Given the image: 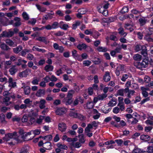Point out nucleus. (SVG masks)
Returning a JSON list of instances; mask_svg holds the SVG:
<instances>
[{
	"label": "nucleus",
	"mask_w": 153,
	"mask_h": 153,
	"mask_svg": "<svg viewBox=\"0 0 153 153\" xmlns=\"http://www.w3.org/2000/svg\"><path fill=\"white\" fill-rule=\"evenodd\" d=\"M80 22L79 21H76L72 25V29L73 30H76L77 28V26L80 25Z\"/></svg>",
	"instance_id": "obj_19"
},
{
	"label": "nucleus",
	"mask_w": 153,
	"mask_h": 153,
	"mask_svg": "<svg viewBox=\"0 0 153 153\" xmlns=\"http://www.w3.org/2000/svg\"><path fill=\"white\" fill-rule=\"evenodd\" d=\"M59 130L62 132H64L67 129V126L64 123H59L58 125Z\"/></svg>",
	"instance_id": "obj_5"
},
{
	"label": "nucleus",
	"mask_w": 153,
	"mask_h": 153,
	"mask_svg": "<svg viewBox=\"0 0 153 153\" xmlns=\"http://www.w3.org/2000/svg\"><path fill=\"white\" fill-rule=\"evenodd\" d=\"M97 50L99 52H105L107 51V49L105 47H98L97 48Z\"/></svg>",
	"instance_id": "obj_31"
},
{
	"label": "nucleus",
	"mask_w": 153,
	"mask_h": 153,
	"mask_svg": "<svg viewBox=\"0 0 153 153\" xmlns=\"http://www.w3.org/2000/svg\"><path fill=\"white\" fill-rule=\"evenodd\" d=\"M87 47V45L84 43L79 44L77 46V48L80 50H81L82 49H86Z\"/></svg>",
	"instance_id": "obj_22"
},
{
	"label": "nucleus",
	"mask_w": 153,
	"mask_h": 153,
	"mask_svg": "<svg viewBox=\"0 0 153 153\" xmlns=\"http://www.w3.org/2000/svg\"><path fill=\"white\" fill-rule=\"evenodd\" d=\"M128 11V8L126 7H123L121 10V12L122 13H124L127 12Z\"/></svg>",
	"instance_id": "obj_58"
},
{
	"label": "nucleus",
	"mask_w": 153,
	"mask_h": 153,
	"mask_svg": "<svg viewBox=\"0 0 153 153\" xmlns=\"http://www.w3.org/2000/svg\"><path fill=\"white\" fill-rule=\"evenodd\" d=\"M10 109V108H9L8 107L3 106L1 108V111L4 113Z\"/></svg>",
	"instance_id": "obj_52"
},
{
	"label": "nucleus",
	"mask_w": 153,
	"mask_h": 153,
	"mask_svg": "<svg viewBox=\"0 0 153 153\" xmlns=\"http://www.w3.org/2000/svg\"><path fill=\"white\" fill-rule=\"evenodd\" d=\"M43 138L44 140H47L48 141H49L51 140L52 138V136L51 135H49L45 136L43 137Z\"/></svg>",
	"instance_id": "obj_49"
},
{
	"label": "nucleus",
	"mask_w": 153,
	"mask_h": 153,
	"mask_svg": "<svg viewBox=\"0 0 153 153\" xmlns=\"http://www.w3.org/2000/svg\"><path fill=\"white\" fill-rule=\"evenodd\" d=\"M74 93V91L73 90H71L68 91V93L67 96L72 98L73 95Z\"/></svg>",
	"instance_id": "obj_48"
},
{
	"label": "nucleus",
	"mask_w": 153,
	"mask_h": 153,
	"mask_svg": "<svg viewBox=\"0 0 153 153\" xmlns=\"http://www.w3.org/2000/svg\"><path fill=\"white\" fill-rule=\"evenodd\" d=\"M23 86L22 88H24V92L25 94L28 95L29 94L30 91V88L29 86H27L25 87V84L22 83Z\"/></svg>",
	"instance_id": "obj_11"
},
{
	"label": "nucleus",
	"mask_w": 153,
	"mask_h": 153,
	"mask_svg": "<svg viewBox=\"0 0 153 153\" xmlns=\"http://www.w3.org/2000/svg\"><path fill=\"white\" fill-rule=\"evenodd\" d=\"M132 153H143V152L140 149L137 148L134 149L132 151Z\"/></svg>",
	"instance_id": "obj_44"
},
{
	"label": "nucleus",
	"mask_w": 153,
	"mask_h": 153,
	"mask_svg": "<svg viewBox=\"0 0 153 153\" xmlns=\"http://www.w3.org/2000/svg\"><path fill=\"white\" fill-rule=\"evenodd\" d=\"M117 104V100L112 98L111 100L109 101L108 105L109 106L113 107L116 105Z\"/></svg>",
	"instance_id": "obj_14"
},
{
	"label": "nucleus",
	"mask_w": 153,
	"mask_h": 153,
	"mask_svg": "<svg viewBox=\"0 0 153 153\" xmlns=\"http://www.w3.org/2000/svg\"><path fill=\"white\" fill-rule=\"evenodd\" d=\"M32 50L34 51H38L42 53H44L46 51L45 50L43 49L39 48L37 45L33 47Z\"/></svg>",
	"instance_id": "obj_10"
},
{
	"label": "nucleus",
	"mask_w": 153,
	"mask_h": 153,
	"mask_svg": "<svg viewBox=\"0 0 153 153\" xmlns=\"http://www.w3.org/2000/svg\"><path fill=\"white\" fill-rule=\"evenodd\" d=\"M67 109L65 107L58 108L55 111V112L57 115H62L66 113Z\"/></svg>",
	"instance_id": "obj_4"
},
{
	"label": "nucleus",
	"mask_w": 153,
	"mask_h": 153,
	"mask_svg": "<svg viewBox=\"0 0 153 153\" xmlns=\"http://www.w3.org/2000/svg\"><path fill=\"white\" fill-rule=\"evenodd\" d=\"M17 71V69L15 68V66H13L9 70V71L11 75L14 74Z\"/></svg>",
	"instance_id": "obj_24"
},
{
	"label": "nucleus",
	"mask_w": 153,
	"mask_h": 153,
	"mask_svg": "<svg viewBox=\"0 0 153 153\" xmlns=\"http://www.w3.org/2000/svg\"><path fill=\"white\" fill-rule=\"evenodd\" d=\"M83 63L85 66H88L91 64V62L89 60H86L83 61Z\"/></svg>",
	"instance_id": "obj_41"
},
{
	"label": "nucleus",
	"mask_w": 153,
	"mask_h": 153,
	"mask_svg": "<svg viewBox=\"0 0 153 153\" xmlns=\"http://www.w3.org/2000/svg\"><path fill=\"white\" fill-rule=\"evenodd\" d=\"M144 62L145 65L144 64V68L147 67L149 64V61L148 58L146 56L147 55V51H144Z\"/></svg>",
	"instance_id": "obj_9"
},
{
	"label": "nucleus",
	"mask_w": 153,
	"mask_h": 153,
	"mask_svg": "<svg viewBox=\"0 0 153 153\" xmlns=\"http://www.w3.org/2000/svg\"><path fill=\"white\" fill-rule=\"evenodd\" d=\"M69 115L71 117L74 118H78L79 117V114L74 111H71Z\"/></svg>",
	"instance_id": "obj_23"
},
{
	"label": "nucleus",
	"mask_w": 153,
	"mask_h": 153,
	"mask_svg": "<svg viewBox=\"0 0 153 153\" xmlns=\"http://www.w3.org/2000/svg\"><path fill=\"white\" fill-rule=\"evenodd\" d=\"M124 90L123 89H120L117 91V94L118 95L123 96L124 95Z\"/></svg>",
	"instance_id": "obj_40"
},
{
	"label": "nucleus",
	"mask_w": 153,
	"mask_h": 153,
	"mask_svg": "<svg viewBox=\"0 0 153 153\" xmlns=\"http://www.w3.org/2000/svg\"><path fill=\"white\" fill-rule=\"evenodd\" d=\"M79 102L81 103L83 102V99L81 97L78 96H77L76 99L75 100L74 102V105H76L78 104Z\"/></svg>",
	"instance_id": "obj_8"
},
{
	"label": "nucleus",
	"mask_w": 153,
	"mask_h": 153,
	"mask_svg": "<svg viewBox=\"0 0 153 153\" xmlns=\"http://www.w3.org/2000/svg\"><path fill=\"white\" fill-rule=\"evenodd\" d=\"M71 145L73 147L75 148H79L82 146L80 143L78 141L72 143Z\"/></svg>",
	"instance_id": "obj_15"
},
{
	"label": "nucleus",
	"mask_w": 153,
	"mask_h": 153,
	"mask_svg": "<svg viewBox=\"0 0 153 153\" xmlns=\"http://www.w3.org/2000/svg\"><path fill=\"white\" fill-rule=\"evenodd\" d=\"M24 102L26 105H27V106H28V105H31L32 104V101L29 98H27L24 100Z\"/></svg>",
	"instance_id": "obj_36"
},
{
	"label": "nucleus",
	"mask_w": 153,
	"mask_h": 153,
	"mask_svg": "<svg viewBox=\"0 0 153 153\" xmlns=\"http://www.w3.org/2000/svg\"><path fill=\"white\" fill-rule=\"evenodd\" d=\"M72 98L67 97L64 98L62 100V102L65 103L66 105H70L72 102Z\"/></svg>",
	"instance_id": "obj_7"
},
{
	"label": "nucleus",
	"mask_w": 153,
	"mask_h": 153,
	"mask_svg": "<svg viewBox=\"0 0 153 153\" xmlns=\"http://www.w3.org/2000/svg\"><path fill=\"white\" fill-rule=\"evenodd\" d=\"M46 101L44 99H41L39 102H36L37 103L39 104V107L41 109L45 108L46 107Z\"/></svg>",
	"instance_id": "obj_6"
},
{
	"label": "nucleus",
	"mask_w": 153,
	"mask_h": 153,
	"mask_svg": "<svg viewBox=\"0 0 153 153\" xmlns=\"http://www.w3.org/2000/svg\"><path fill=\"white\" fill-rule=\"evenodd\" d=\"M111 78L109 72L108 71L105 72V74L103 77L104 80L106 82H108L110 80Z\"/></svg>",
	"instance_id": "obj_12"
},
{
	"label": "nucleus",
	"mask_w": 153,
	"mask_h": 153,
	"mask_svg": "<svg viewBox=\"0 0 153 153\" xmlns=\"http://www.w3.org/2000/svg\"><path fill=\"white\" fill-rule=\"evenodd\" d=\"M0 121L2 123H6L5 116L4 115H2V116H0Z\"/></svg>",
	"instance_id": "obj_59"
},
{
	"label": "nucleus",
	"mask_w": 153,
	"mask_h": 153,
	"mask_svg": "<svg viewBox=\"0 0 153 153\" xmlns=\"http://www.w3.org/2000/svg\"><path fill=\"white\" fill-rule=\"evenodd\" d=\"M44 148L48 149L50 150L51 149V143L48 142L44 143Z\"/></svg>",
	"instance_id": "obj_21"
},
{
	"label": "nucleus",
	"mask_w": 153,
	"mask_h": 153,
	"mask_svg": "<svg viewBox=\"0 0 153 153\" xmlns=\"http://www.w3.org/2000/svg\"><path fill=\"white\" fill-rule=\"evenodd\" d=\"M143 60L141 62H138L136 66L137 68L140 70H143Z\"/></svg>",
	"instance_id": "obj_33"
},
{
	"label": "nucleus",
	"mask_w": 153,
	"mask_h": 153,
	"mask_svg": "<svg viewBox=\"0 0 153 153\" xmlns=\"http://www.w3.org/2000/svg\"><path fill=\"white\" fill-rule=\"evenodd\" d=\"M19 133L20 135L16 138V140L18 143H20L31 139V138H28V137L31 134L32 131L24 132L23 130L20 129L19 131Z\"/></svg>",
	"instance_id": "obj_1"
},
{
	"label": "nucleus",
	"mask_w": 153,
	"mask_h": 153,
	"mask_svg": "<svg viewBox=\"0 0 153 153\" xmlns=\"http://www.w3.org/2000/svg\"><path fill=\"white\" fill-rule=\"evenodd\" d=\"M12 62L10 61H6L4 63V65L5 67L6 68H8V66L10 65L11 64Z\"/></svg>",
	"instance_id": "obj_43"
},
{
	"label": "nucleus",
	"mask_w": 153,
	"mask_h": 153,
	"mask_svg": "<svg viewBox=\"0 0 153 153\" xmlns=\"http://www.w3.org/2000/svg\"><path fill=\"white\" fill-rule=\"evenodd\" d=\"M28 120V117L27 116L24 115L23 116L22 118V121L23 122H27Z\"/></svg>",
	"instance_id": "obj_64"
},
{
	"label": "nucleus",
	"mask_w": 153,
	"mask_h": 153,
	"mask_svg": "<svg viewBox=\"0 0 153 153\" xmlns=\"http://www.w3.org/2000/svg\"><path fill=\"white\" fill-rule=\"evenodd\" d=\"M36 40L40 42H43L45 44L48 43L46 38L44 37H39L36 39Z\"/></svg>",
	"instance_id": "obj_27"
},
{
	"label": "nucleus",
	"mask_w": 153,
	"mask_h": 153,
	"mask_svg": "<svg viewBox=\"0 0 153 153\" xmlns=\"http://www.w3.org/2000/svg\"><path fill=\"white\" fill-rule=\"evenodd\" d=\"M99 123V122L97 121H93L91 122L88 125L87 127L85 128V132H90V129L92 128L93 127L95 128V129H96Z\"/></svg>",
	"instance_id": "obj_2"
},
{
	"label": "nucleus",
	"mask_w": 153,
	"mask_h": 153,
	"mask_svg": "<svg viewBox=\"0 0 153 153\" xmlns=\"http://www.w3.org/2000/svg\"><path fill=\"white\" fill-rule=\"evenodd\" d=\"M57 146L58 148L63 149L67 150L68 148L66 146L60 143H58L57 145Z\"/></svg>",
	"instance_id": "obj_29"
},
{
	"label": "nucleus",
	"mask_w": 153,
	"mask_h": 153,
	"mask_svg": "<svg viewBox=\"0 0 153 153\" xmlns=\"http://www.w3.org/2000/svg\"><path fill=\"white\" fill-rule=\"evenodd\" d=\"M120 109L119 108L117 107L116 106L113 109V112L115 114H117L120 112Z\"/></svg>",
	"instance_id": "obj_42"
},
{
	"label": "nucleus",
	"mask_w": 153,
	"mask_h": 153,
	"mask_svg": "<svg viewBox=\"0 0 153 153\" xmlns=\"http://www.w3.org/2000/svg\"><path fill=\"white\" fill-rule=\"evenodd\" d=\"M45 94V91L43 90L39 89L36 92V95L39 97L43 96Z\"/></svg>",
	"instance_id": "obj_16"
},
{
	"label": "nucleus",
	"mask_w": 153,
	"mask_h": 153,
	"mask_svg": "<svg viewBox=\"0 0 153 153\" xmlns=\"http://www.w3.org/2000/svg\"><path fill=\"white\" fill-rule=\"evenodd\" d=\"M53 69V67L50 65H46L45 67V69L47 72L51 71Z\"/></svg>",
	"instance_id": "obj_28"
},
{
	"label": "nucleus",
	"mask_w": 153,
	"mask_h": 153,
	"mask_svg": "<svg viewBox=\"0 0 153 153\" xmlns=\"http://www.w3.org/2000/svg\"><path fill=\"white\" fill-rule=\"evenodd\" d=\"M118 146H121L123 143V140L121 139L116 140H115Z\"/></svg>",
	"instance_id": "obj_53"
},
{
	"label": "nucleus",
	"mask_w": 153,
	"mask_h": 153,
	"mask_svg": "<svg viewBox=\"0 0 153 153\" xmlns=\"http://www.w3.org/2000/svg\"><path fill=\"white\" fill-rule=\"evenodd\" d=\"M14 34V32L12 31H9L7 32V37L10 38Z\"/></svg>",
	"instance_id": "obj_56"
},
{
	"label": "nucleus",
	"mask_w": 153,
	"mask_h": 153,
	"mask_svg": "<svg viewBox=\"0 0 153 153\" xmlns=\"http://www.w3.org/2000/svg\"><path fill=\"white\" fill-rule=\"evenodd\" d=\"M135 93V91L134 90H130L128 93L127 96L128 98H131V95H133Z\"/></svg>",
	"instance_id": "obj_57"
},
{
	"label": "nucleus",
	"mask_w": 153,
	"mask_h": 153,
	"mask_svg": "<svg viewBox=\"0 0 153 153\" xmlns=\"http://www.w3.org/2000/svg\"><path fill=\"white\" fill-rule=\"evenodd\" d=\"M119 33L122 36L124 35L125 36L127 34L124 32L123 29L122 28H120L118 29Z\"/></svg>",
	"instance_id": "obj_46"
},
{
	"label": "nucleus",
	"mask_w": 153,
	"mask_h": 153,
	"mask_svg": "<svg viewBox=\"0 0 153 153\" xmlns=\"http://www.w3.org/2000/svg\"><path fill=\"white\" fill-rule=\"evenodd\" d=\"M6 43L10 46L14 47L16 46L15 45L14 42L10 39H7L5 40Z\"/></svg>",
	"instance_id": "obj_20"
},
{
	"label": "nucleus",
	"mask_w": 153,
	"mask_h": 153,
	"mask_svg": "<svg viewBox=\"0 0 153 153\" xmlns=\"http://www.w3.org/2000/svg\"><path fill=\"white\" fill-rule=\"evenodd\" d=\"M58 23L57 22H54L51 25L52 29L56 28L58 26Z\"/></svg>",
	"instance_id": "obj_62"
},
{
	"label": "nucleus",
	"mask_w": 153,
	"mask_h": 153,
	"mask_svg": "<svg viewBox=\"0 0 153 153\" xmlns=\"http://www.w3.org/2000/svg\"><path fill=\"white\" fill-rule=\"evenodd\" d=\"M100 34L97 31H96L94 29L93 32V34L92 36L95 39H97L100 36Z\"/></svg>",
	"instance_id": "obj_18"
},
{
	"label": "nucleus",
	"mask_w": 153,
	"mask_h": 153,
	"mask_svg": "<svg viewBox=\"0 0 153 153\" xmlns=\"http://www.w3.org/2000/svg\"><path fill=\"white\" fill-rule=\"evenodd\" d=\"M22 49V47L21 46H19L18 47L14 48L13 51L15 53H18Z\"/></svg>",
	"instance_id": "obj_25"
},
{
	"label": "nucleus",
	"mask_w": 153,
	"mask_h": 153,
	"mask_svg": "<svg viewBox=\"0 0 153 153\" xmlns=\"http://www.w3.org/2000/svg\"><path fill=\"white\" fill-rule=\"evenodd\" d=\"M29 147L27 146H24L21 150L20 153H29Z\"/></svg>",
	"instance_id": "obj_26"
},
{
	"label": "nucleus",
	"mask_w": 153,
	"mask_h": 153,
	"mask_svg": "<svg viewBox=\"0 0 153 153\" xmlns=\"http://www.w3.org/2000/svg\"><path fill=\"white\" fill-rule=\"evenodd\" d=\"M10 4V1L9 0H6L3 2L2 5L3 6H7Z\"/></svg>",
	"instance_id": "obj_61"
},
{
	"label": "nucleus",
	"mask_w": 153,
	"mask_h": 153,
	"mask_svg": "<svg viewBox=\"0 0 153 153\" xmlns=\"http://www.w3.org/2000/svg\"><path fill=\"white\" fill-rule=\"evenodd\" d=\"M17 136L16 132H14L13 133H8L5 134V137L3 138V139L5 141H7L13 138L16 139Z\"/></svg>",
	"instance_id": "obj_3"
},
{
	"label": "nucleus",
	"mask_w": 153,
	"mask_h": 153,
	"mask_svg": "<svg viewBox=\"0 0 153 153\" xmlns=\"http://www.w3.org/2000/svg\"><path fill=\"white\" fill-rule=\"evenodd\" d=\"M107 96V95L106 94H102L100 95H99L97 96V98L99 100H103L104 99L106 98Z\"/></svg>",
	"instance_id": "obj_32"
},
{
	"label": "nucleus",
	"mask_w": 153,
	"mask_h": 153,
	"mask_svg": "<svg viewBox=\"0 0 153 153\" xmlns=\"http://www.w3.org/2000/svg\"><path fill=\"white\" fill-rule=\"evenodd\" d=\"M94 106L93 103L92 102H88L86 105V107L88 109L92 108Z\"/></svg>",
	"instance_id": "obj_35"
},
{
	"label": "nucleus",
	"mask_w": 153,
	"mask_h": 153,
	"mask_svg": "<svg viewBox=\"0 0 153 153\" xmlns=\"http://www.w3.org/2000/svg\"><path fill=\"white\" fill-rule=\"evenodd\" d=\"M65 71L67 74H71L72 72V70L70 68H68L66 65H65Z\"/></svg>",
	"instance_id": "obj_47"
},
{
	"label": "nucleus",
	"mask_w": 153,
	"mask_h": 153,
	"mask_svg": "<svg viewBox=\"0 0 153 153\" xmlns=\"http://www.w3.org/2000/svg\"><path fill=\"white\" fill-rule=\"evenodd\" d=\"M31 51V50L25 49L21 52L20 55L22 56H24L27 53Z\"/></svg>",
	"instance_id": "obj_30"
},
{
	"label": "nucleus",
	"mask_w": 153,
	"mask_h": 153,
	"mask_svg": "<svg viewBox=\"0 0 153 153\" xmlns=\"http://www.w3.org/2000/svg\"><path fill=\"white\" fill-rule=\"evenodd\" d=\"M44 119V117L43 116H40L39 118L36 121V122L40 124L42 122V120Z\"/></svg>",
	"instance_id": "obj_54"
},
{
	"label": "nucleus",
	"mask_w": 153,
	"mask_h": 153,
	"mask_svg": "<svg viewBox=\"0 0 153 153\" xmlns=\"http://www.w3.org/2000/svg\"><path fill=\"white\" fill-rule=\"evenodd\" d=\"M117 106L120 107V111H122L125 110V106L123 103H119Z\"/></svg>",
	"instance_id": "obj_38"
},
{
	"label": "nucleus",
	"mask_w": 153,
	"mask_h": 153,
	"mask_svg": "<svg viewBox=\"0 0 153 153\" xmlns=\"http://www.w3.org/2000/svg\"><path fill=\"white\" fill-rule=\"evenodd\" d=\"M142 56L140 54H136L133 56V58L134 60L137 61H140L141 59Z\"/></svg>",
	"instance_id": "obj_34"
},
{
	"label": "nucleus",
	"mask_w": 153,
	"mask_h": 153,
	"mask_svg": "<svg viewBox=\"0 0 153 153\" xmlns=\"http://www.w3.org/2000/svg\"><path fill=\"white\" fill-rule=\"evenodd\" d=\"M151 79L149 77L147 76H146L144 77V82L149 83L150 82Z\"/></svg>",
	"instance_id": "obj_45"
},
{
	"label": "nucleus",
	"mask_w": 153,
	"mask_h": 153,
	"mask_svg": "<svg viewBox=\"0 0 153 153\" xmlns=\"http://www.w3.org/2000/svg\"><path fill=\"white\" fill-rule=\"evenodd\" d=\"M22 15L23 18L25 20H28L29 19V16L25 12H23Z\"/></svg>",
	"instance_id": "obj_55"
},
{
	"label": "nucleus",
	"mask_w": 153,
	"mask_h": 153,
	"mask_svg": "<svg viewBox=\"0 0 153 153\" xmlns=\"http://www.w3.org/2000/svg\"><path fill=\"white\" fill-rule=\"evenodd\" d=\"M64 34L63 32L59 31L54 33V35L57 36H60L63 35Z\"/></svg>",
	"instance_id": "obj_63"
},
{
	"label": "nucleus",
	"mask_w": 153,
	"mask_h": 153,
	"mask_svg": "<svg viewBox=\"0 0 153 153\" xmlns=\"http://www.w3.org/2000/svg\"><path fill=\"white\" fill-rule=\"evenodd\" d=\"M32 131L35 135H39L40 133V131L38 129H36L34 130L31 131Z\"/></svg>",
	"instance_id": "obj_51"
},
{
	"label": "nucleus",
	"mask_w": 153,
	"mask_h": 153,
	"mask_svg": "<svg viewBox=\"0 0 153 153\" xmlns=\"http://www.w3.org/2000/svg\"><path fill=\"white\" fill-rule=\"evenodd\" d=\"M0 48H1L4 51H7L10 48L4 43H1L0 45Z\"/></svg>",
	"instance_id": "obj_17"
},
{
	"label": "nucleus",
	"mask_w": 153,
	"mask_h": 153,
	"mask_svg": "<svg viewBox=\"0 0 153 153\" xmlns=\"http://www.w3.org/2000/svg\"><path fill=\"white\" fill-rule=\"evenodd\" d=\"M94 29H90L89 30L87 29L85 31V33L87 35L91 34L92 35V34H93V32Z\"/></svg>",
	"instance_id": "obj_37"
},
{
	"label": "nucleus",
	"mask_w": 153,
	"mask_h": 153,
	"mask_svg": "<svg viewBox=\"0 0 153 153\" xmlns=\"http://www.w3.org/2000/svg\"><path fill=\"white\" fill-rule=\"evenodd\" d=\"M128 75L127 74H125L123 75L121 80L123 82L126 81V80L128 78Z\"/></svg>",
	"instance_id": "obj_60"
},
{
	"label": "nucleus",
	"mask_w": 153,
	"mask_h": 153,
	"mask_svg": "<svg viewBox=\"0 0 153 153\" xmlns=\"http://www.w3.org/2000/svg\"><path fill=\"white\" fill-rule=\"evenodd\" d=\"M65 65H63L60 69L57 70L56 72L57 75L59 76L60 74L64 73L63 71H65Z\"/></svg>",
	"instance_id": "obj_13"
},
{
	"label": "nucleus",
	"mask_w": 153,
	"mask_h": 153,
	"mask_svg": "<svg viewBox=\"0 0 153 153\" xmlns=\"http://www.w3.org/2000/svg\"><path fill=\"white\" fill-rule=\"evenodd\" d=\"M36 22V20L35 19H32L29 20L28 23L32 25H34L35 24Z\"/></svg>",
	"instance_id": "obj_50"
},
{
	"label": "nucleus",
	"mask_w": 153,
	"mask_h": 153,
	"mask_svg": "<svg viewBox=\"0 0 153 153\" xmlns=\"http://www.w3.org/2000/svg\"><path fill=\"white\" fill-rule=\"evenodd\" d=\"M143 47L140 44H137L136 45L135 50L137 51H138L142 49Z\"/></svg>",
	"instance_id": "obj_39"
}]
</instances>
